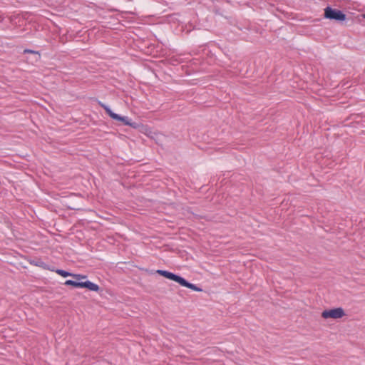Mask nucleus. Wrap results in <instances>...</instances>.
Returning <instances> with one entry per match:
<instances>
[{"label": "nucleus", "instance_id": "9d476101", "mask_svg": "<svg viewBox=\"0 0 365 365\" xmlns=\"http://www.w3.org/2000/svg\"><path fill=\"white\" fill-rule=\"evenodd\" d=\"M364 17H365V15H364Z\"/></svg>", "mask_w": 365, "mask_h": 365}, {"label": "nucleus", "instance_id": "f03ea898", "mask_svg": "<svg viewBox=\"0 0 365 365\" xmlns=\"http://www.w3.org/2000/svg\"><path fill=\"white\" fill-rule=\"evenodd\" d=\"M99 104L105 110L106 113L113 120L121 121L124 125H129L133 128H137L138 127V124L135 122H132L128 117L121 116L117 113H113L111 109L104 103H99Z\"/></svg>", "mask_w": 365, "mask_h": 365}, {"label": "nucleus", "instance_id": "6e6552de", "mask_svg": "<svg viewBox=\"0 0 365 365\" xmlns=\"http://www.w3.org/2000/svg\"><path fill=\"white\" fill-rule=\"evenodd\" d=\"M34 264L36 266H38V267H42V268H43V269H49L47 267V264H46L45 262H43V261H41V259H38L37 261L34 262Z\"/></svg>", "mask_w": 365, "mask_h": 365}, {"label": "nucleus", "instance_id": "423d86ee", "mask_svg": "<svg viewBox=\"0 0 365 365\" xmlns=\"http://www.w3.org/2000/svg\"><path fill=\"white\" fill-rule=\"evenodd\" d=\"M81 288H86L91 291L98 292L99 290V286L91 281L81 282Z\"/></svg>", "mask_w": 365, "mask_h": 365}, {"label": "nucleus", "instance_id": "7ed1b4c3", "mask_svg": "<svg viewBox=\"0 0 365 365\" xmlns=\"http://www.w3.org/2000/svg\"><path fill=\"white\" fill-rule=\"evenodd\" d=\"M324 17L331 20L342 21L346 19V16L340 10L327 6L324 9Z\"/></svg>", "mask_w": 365, "mask_h": 365}, {"label": "nucleus", "instance_id": "f257e3e1", "mask_svg": "<svg viewBox=\"0 0 365 365\" xmlns=\"http://www.w3.org/2000/svg\"><path fill=\"white\" fill-rule=\"evenodd\" d=\"M156 272L160 274V276H163L167 279H169L170 280H173L174 282H176L180 285L182 287H187L193 291L196 292H202V289L197 287L196 284H192L187 281L185 278L182 277L180 275L175 274L173 272H168L167 270H162L158 269L156 271Z\"/></svg>", "mask_w": 365, "mask_h": 365}, {"label": "nucleus", "instance_id": "20e7f679", "mask_svg": "<svg viewBox=\"0 0 365 365\" xmlns=\"http://www.w3.org/2000/svg\"><path fill=\"white\" fill-rule=\"evenodd\" d=\"M345 315V312L344 309L341 307L335 308L332 309L324 310L322 313V317L324 319L332 318V319H339L343 317Z\"/></svg>", "mask_w": 365, "mask_h": 365}, {"label": "nucleus", "instance_id": "1a4fd4ad", "mask_svg": "<svg viewBox=\"0 0 365 365\" xmlns=\"http://www.w3.org/2000/svg\"><path fill=\"white\" fill-rule=\"evenodd\" d=\"M24 53H34V54H39V53L38 51H34V50H31V49H25L24 51Z\"/></svg>", "mask_w": 365, "mask_h": 365}, {"label": "nucleus", "instance_id": "39448f33", "mask_svg": "<svg viewBox=\"0 0 365 365\" xmlns=\"http://www.w3.org/2000/svg\"><path fill=\"white\" fill-rule=\"evenodd\" d=\"M52 271H54V269H51ZM55 272L63 277H72L73 279H76V280H81L83 279H86V275H83V274H73V273H71V272H67L66 270H63V269H57L55 270Z\"/></svg>", "mask_w": 365, "mask_h": 365}, {"label": "nucleus", "instance_id": "0eeeda50", "mask_svg": "<svg viewBox=\"0 0 365 365\" xmlns=\"http://www.w3.org/2000/svg\"><path fill=\"white\" fill-rule=\"evenodd\" d=\"M64 284L66 286H72L73 287H81V282L80 280H71L68 279L64 282Z\"/></svg>", "mask_w": 365, "mask_h": 365}]
</instances>
